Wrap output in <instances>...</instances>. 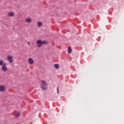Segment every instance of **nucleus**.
Returning <instances> with one entry per match:
<instances>
[{
    "instance_id": "obj_1",
    "label": "nucleus",
    "mask_w": 124,
    "mask_h": 124,
    "mask_svg": "<svg viewBox=\"0 0 124 124\" xmlns=\"http://www.w3.org/2000/svg\"><path fill=\"white\" fill-rule=\"evenodd\" d=\"M0 65L2 66L1 69H2V70L3 71H4V72H6V71H7V67H6V63L4 62L3 61H2V60L0 61Z\"/></svg>"
},
{
    "instance_id": "obj_2",
    "label": "nucleus",
    "mask_w": 124,
    "mask_h": 124,
    "mask_svg": "<svg viewBox=\"0 0 124 124\" xmlns=\"http://www.w3.org/2000/svg\"><path fill=\"white\" fill-rule=\"evenodd\" d=\"M8 61H9V62H13V57L11 56H8L7 57Z\"/></svg>"
},
{
    "instance_id": "obj_3",
    "label": "nucleus",
    "mask_w": 124,
    "mask_h": 124,
    "mask_svg": "<svg viewBox=\"0 0 124 124\" xmlns=\"http://www.w3.org/2000/svg\"><path fill=\"white\" fill-rule=\"evenodd\" d=\"M37 44L38 45V47H40L42 46V40H38L37 41Z\"/></svg>"
},
{
    "instance_id": "obj_4",
    "label": "nucleus",
    "mask_w": 124,
    "mask_h": 124,
    "mask_svg": "<svg viewBox=\"0 0 124 124\" xmlns=\"http://www.w3.org/2000/svg\"><path fill=\"white\" fill-rule=\"evenodd\" d=\"M5 90V87L3 85L0 86V92H4Z\"/></svg>"
},
{
    "instance_id": "obj_5",
    "label": "nucleus",
    "mask_w": 124,
    "mask_h": 124,
    "mask_svg": "<svg viewBox=\"0 0 124 124\" xmlns=\"http://www.w3.org/2000/svg\"><path fill=\"white\" fill-rule=\"evenodd\" d=\"M20 116H21V113L20 112H16L15 114V117H16V118H19Z\"/></svg>"
},
{
    "instance_id": "obj_6",
    "label": "nucleus",
    "mask_w": 124,
    "mask_h": 124,
    "mask_svg": "<svg viewBox=\"0 0 124 124\" xmlns=\"http://www.w3.org/2000/svg\"><path fill=\"white\" fill-rule=\"evenodd\" d=\"M41 88L43 91H46L47 90V86L41 85Z\"/></svg>"
},
{
    "instance_id": "obj_7",
    "label": "nucleus",
    "mask_w": 124,
    "mask_h": 124,
    "mask_svg": "<svg viewBox=\"0 0 124 124\" xmlns=\"http://www.w3.org/2000/svg\"><path fill=\"white\" fill-rule=\"evenodd\" d=\"M28 62L30 64H32L33 63V60L31 58H29Z\"/></svg>"
},
{
    "instance_id": "obj_8",
    "label": "nucleus",
    "mask_w": 124,
    "mask_h": 124,
    "mask_svg": "<svg viewBox=\"0 0 124 124\" xmlns=\"http://www.w3.org/2000/svg\"><path fill=\"white\" fill-rule=\"evenodd\" d=\"M26 22L27 23H31V18H30V17L27 18L26 19Z\"/></svg>"
},
{
    "instance_id": "obj_9",
    "label": "nucleus",
    "mask_w": 124,
    "mask_h": 124,
    "mask_svg": "<svg viewBox=\"0 0 124 124\" xmlns=\"http://www.w3.org/2000/svg\"><path fill=\"white\" fill-rule=\"evenodd\" d=\"M8 15L9 17H13V16H14V13L10 12L8 14Z\"/></svg>"
},
{
    "instance_id": "obj_10",
    "label": "nucleus",
    "mask_w": 124,
    "mask_h": 124,
    "mask_svg": "<svg viewBox=\"0 0 124 124\" xmlns=\"http://www.w3.org/2000/svg\"><path fill=\"white\" fill-rule=\"evenodd\" d=\"M41 86H47V82L45 80H43L42 84Z\"/></svg>"
},
{
    "instance_id": "obj_11",
    "label": "nucleus",
    "mask_w": 124,
    "mask_h": 124,
    "mask_svg": "<svg viewBox=\"0 0 124 124\" xmlns=\"http://www.w3.org/2000/svg\"><path fill=\"white\" fill-rule=\"evenodd\" d=\"M54 67L56 69H59V68H60V65H59L58 64H55Z\"/></svg>"
},
{
    "instance_id": "obj_12",
    "label": "nucleus",
    "mask_w": 124,
    "mask_h": 124,
    "mask_svg": "<svg viewBox=\"0 0 124 124\" xmlns=\"http://www.w3.org/2000/svg\"><path fill=\"white\" fill-rule=\"evenodd\" d=\"M72 52V49H71V47H69L68 48V52L69 54H71V52Z\"/></svg>"
},
{
    "instance_id": "obj_13",
    "label": "nucleus",
    "mask_w": 124,
    "mask_h": 124,
    "mask_svg": "<svg viewBox=\"0 0 124 124\" xmlns=\"http://www.w3.org/2000/svg\"><path fill=\"white\" fill-rule=\"evenodd\" d=\"M42 45H44V44H47L48 43V42L46 41H42Z\"/></svg>"
},
{
    "instance_id": "obj_14",
    "label": "nucleus",
    "mask_w": 124,
    "mask_h": 124,
    "mask_svg": "<svg viewBox=\"0 0 124 124\" xmlns=\"http://www.w3.org/2000/svg\"><path fill=\"white\" fill-rule=\"evenodd\" d=\"M38 27H41V26H42V23H41V22H38Z\"/></svg>"
},
{
    "instance_id": "obj_15",
    "label": "nucleus",
    "mask_w": 124,
    "mask_h": 124,
    "mask_svg": "<svg viewBox=\"0 0 124 124\" xmlns=\"http://www.w3.org/2000/svg\"><path fill=\"white\" fill-rule=\"evenodd\" d=\"M57 93L59 94V85L57 86Z\"/></svg>"
},
{
    "instance_id": "obj_16",
    "label": "nucleus",
    "mask_w": 124,
    "mask_h": 124,
    "mask_svg": "<svg viewBox=\"0 0 124 124\" xmlns=\"http://www.w3.org/2000/svg\"><path fill=\"white\" fill-rule=\"evenodd\" d=\"M28 44H29V45H30V42H28Z\"/></svg>"
}]
</instances>
